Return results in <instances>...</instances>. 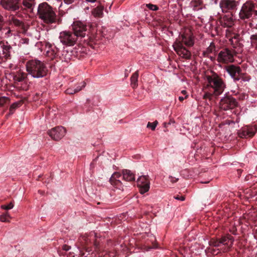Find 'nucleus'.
<instances>
[{"instance_id": "obj_56", "label": "nucleus", "mask_w": 257, "mask_h": 257, "mask_svg": "<svg viewBox=\"0 0 257 257\" xmlns=\"http://www.w3.org/2000/svg\"><path fill=\"white\" fill-rule=\"evenodd\" d=\"M238 172L239 174H240V173L241 172V171L240 170H238Z\"/></svg>"}, {"instance_id": "obj_18", "label": "nucleus", "mask_w": 257, "mask_h": 257, "mask_svg": "<svg viewBox=\"0 0 257 257\" xmlns=\"http://www.w3.org/2000/svg\"><path fill=\"white\" fill-rule=\"evenodd\" d=\"M138 186L141 194L148 192L150 189V181L146 176L140 177L137 180Z\"/></svg>"}, {"instance_id": "obj_6", "label": "nucleus", "mask_w": 257, "mask_h": 257, "mask_svg": "<svg viewBox=\"0 0 257 257\" xmlns=\"http://www.w3.org/2000/svg\"><path fill=\"white\" fill-rule=\"evenodd\" d=\"M84 240V248L87 251L91 250L90 249L92 246L96 251L100 250V245L99 240L96 238V234L94 232H91L89 235L83 237Z\"/></svg>"}, {"instance_id": "obj_50", "label": "nucleus", "mask_w": 257, "mask_h": 257, "mask_svg": "<svg viewBox=\"0 0 257 257\" xmlns=\"http://www.w3.org/2000/svg\"><path fill=\"white\" fill-rule=\"evenodd\" d=\"M64 3L66 4H71L74 2L75 0H63Z\"/></svg>"}, {"instance_id": "obj_27", "label": "nucleus", "mask_w": 257, "mask_h": 257, "mask_svg": "<svg viewBox=\"0 0 257 257\" xmlns=\"http://www.w3.org/2000/svg\"><path fill=\"white\" fill-rule=\"evenodd\" d=\"M138 76L139 72L138 71H137L133 74L131 77V85L133 88H135L138 86Z\"/></svg>"}, {"instance_id": "obj_48", "label": "nucleus", "mask_w": 257, "mask_h": 257, "mask_svg": "<svg viewBox=\"0 0 257 257\" xmlns=\"http://www.w3.org/2000/svg\"><path fill=\"white\" fill-rule=\"evenodd\" d=\"M169 178L170 181L173 183H176L178 181V178H176L171 176H169Z\"/></svg>"}, {"instance_id": "obj_36", "label": "nucleus", "mask_w": 257, "mask_h": 257, "mask_svg": "<svg viewBox=\"0 0 257 257\" xmlns=\"http://www.w3.org/2000/svg\"><path fill=\"white\" fill-rule=\"evenodd\" d=\"M227 38L229 39V41H232V40H241V38L239 34L235 33H231Z\"/></svg>"}, {"instance_id": "obj_33", "label": "nucleus", "mask_w": 257, "mask_h": 257, "mask_svg": "<svg viewBox=\"0 0 257 257\" xmlns=\"http://www.w3.org/2000/svg\"><path fill=\"white\" fill-rule=\"evenodd\" d=\"M250 44L252 47H257V33L251 35L250 37Z\"/></svg>"}, {"instance_id": "obj_61", "label": "nucleus", "mask_w": 257, "mask_h": 257, "mask_svg": "<svg viewBox=\"0 0 257 257\" xmlns=\"http://www.w3.org/2000/svg\"><path fill=\"white\" fill-rule=\"evenodd\" d=\"M245 178H246V180H247V179H248V177H245Z\"/></svg>"}, {"instance_id": "obj_39", "label": "nucleus", "mask_w": 257, "mask_h": 257, "mask_svg": "<svg viewBox=\"0 0 257 257\" xmlns=\"http://www.w3.org/2000/svg\"><path fill=\"white\" fill-rule=\"evenodd\" d=\"M9 100V98L6 96L0 97V107H3Z\"/></svg>"}, {"instance_id": "obj_26", "label": "nucleus", "mask_w": 257, "mask_h": 257, "mask_svg": "<svg viewBox=\"0 0 257 257\" xmlns=\"http://www.w3.org/2000/svg\"><path fill=\"white\" fill-rule=\"evenodd\" d=\"M27 76V74L22 71H19L14 76V79L16 81L22 82L24 81Z\"/></svg>"}, {"instance_id": "obj_20", "label": "nucleus", "mask_w": 257, "mask_h": 257, "mask_svg": "<svg viewBox=\"0 0 257 257\" xmlns=\"http://www.w3.org/2000/svg\"><path fill=\"white\" fill-rule=\"evenodd\" d=\"M0 47L2 49V53L0 52V59H9L11 56V50L12 49V47L6 42H0Z\"/></svg>"}, {"instance_id": "obj_21", "label": "nucleus", "mask_w": 257, "mask_h": 257, "mask_svg": "<svg viewBox=\"0 0 257 257\" xmlns=\"http://www.w3.org/2000/svg\"><path fill=\"white\" fill-rule=\"evenodd\" d=\"M45 46L48 48L46 51L47 57L53 60L58 55V49L56 46H53L49 42H45Z\"/></svg>"}, {"instance_id": "obj_34", "label": "nucleus", "mask_w": 257, "mask_h": 257, "mask_svg": "<svg viewBox=\"0 0 257 257\" xmlns=\"http://www.w3.org/2000/svg\"><path fill=\"white\" fill-rule=\"evenodd\" d=\"M21 105V103L20 102H15L13 103L10 107L9 109V114H12L14 113L15 110L20 107Z\"/></svg>"}, {"instance_id": "obj_45", "label": "nucleus", "mask_w": 257, "mask_h": 257, "mask_svg": "<svg viewBox=\"0 0 257 257\" xmlns=\"http://www.w3.org/2000/svg\"><path fill=\"white\" fill-rule=\"evenodd\" d=\"M65 93L68 94H73L75 93V92L74 89L71 88H69L66 90Z\"/></svg>"}, {"instance_id": "obj_12", "label": "nucleus", "mask_w": 257, "mask_h": 257, "mask_svg": "<svg viewBox=\"0 0 257 257\" xmlns=\"http://www.w3.org/2000/svg\"><path fill=\"white\" fill-rule=\"evenodd\" d=\"M73 33L76 34V36L82 38L84 37L87 32L88 29L87 25L81 22H75L72 25Z\"/></svg>"}, {"instance_id": "obj_3", "label": "nucleus", "mask_w": 257, "mask_h": 257, "mask_svg": "<svg viewBox=\"0 0 257 257\" xmlns=\"http://www.w3.org/2000/svg\"><path fill=\"white\" fill-rule=\"evenodd\" d=\"M26 67L28 73L35 78L44 77L48 72L46 64L37 59L29 60L26 63Z\"/></svg>"}, {"instance_id": "obj_57", "label": "nucleus", "mask_w": 257, "mask_h": 257, "mask_svg": "<svg viewBox=\"0 0 257 257\" xmlns=\"http://www.w3.org/2000/svg\"><path fill=\"white\" fill-rule=\"evenodd\" d=\"M182 92L183 93H185L186 92V91H185V90H183V91H182Z\"/></svg>"}, {"instance_id": "obj_14", "label": "nucleus", "mask_w": 257, "mask_h": 257, "mask_svg": "<svg viewBox=\"0 0 257 257\" xmlns=\"http://www.w3.org/2000/svg\"><path fill=\"white\" fill-rule=\"evenodd\" d=\"M66 134V130L62 126H58L52 128L48 132L49 136L55 141L61 140Z\"/></svg>"}, {"instance_id": "obj_5", "label": "nucleus", "mask_w": 257, "mask_h": 257, "mask_svg": "<svg viewBox=\"0 0 257 257\" xmlns=\"http://www.w3.org/2000/svg\"><path fill=\"white\" fill-rule=\"evenodd\" d=\"M257 4L251 1L244 3L239 12V17L243 21L249 20L252 16H257Z\"/></svg>"}, {"instance_id": "obj_47", "label": "nucleus", "mask_w": 257, "mask_h": 257, "mask_svg": "<svg viewBox=\"0 0 257 257\" xmlns=\"http://www.w3.org/2000/svg\"><path fill=\"white\" fill-rule=\"evenodd\" d=\"M29 42V39L28 38H23L21 40V43L25 44H28Z\"/></svg>"}, {"instance_id": "obj_60", "label": "nucleus", "mask_w": 257, "mask_h": 257, "mask_svg": "<svg viewBox=\"0 0 257 257\" xmlns=\"http://www.w3.org/2000/svg\"><path fill=\"white\" fill-rule=\"evenodd\" d=\"M245 178H246V180H247V179H248V177H245Z\"/></svg>"}, {"instance_id": "obj_1", "label": "nucleus", "mask_w": 257, "mask_h": 257, "mask_svg": "<svg viewBox=\"0 0 257 257\" xmlns=\"http://www.w3.org/2000/svg\"><path fill=\"white\" fill-rule=\"evenodd\" d=\"M206 79L207 84L205 88L203 98L212 100L213 97L216 98L223 93L226 84L223 79L214 72L211 75L207 76Z\"/></svg>"}, {"instance_id": "obj_28", "label": "nucleus", "mask_w": 257, "mask_h": 257, "mask_svg": "<svg viewBox=\"0 0 257 257\" xmlns=\"http://www.w3.org/2000/svg\"><path fill=\"white\" fill-rule=\"evenodd\" d=\"M1 31H3V32L6 31L5 35L6 37H9L12 36L13 35H15L17 33L15 30H14L13 28H11V26L5 28H3V27H2V30Z\"/></svg>"}, {"instance_id": "obj_40", "label": "nucleus", "mask_w": 257, "mask_h": 257, "mask_svg": "<svg viewBox=\"0 0 257 257\" xmlns=\"http://www.w3.org/2000/svg\"><path fill=\"white\" fill-rule=\"evenodd\" d=\"M146 7L150 10L152 11H157L159 9L157 5H155L152 4H148L146 5Z\"/></svg>"}, {"instance_id": "obj_30", "label": "nucleus", "mask_w": 257, "mask_h": 257, "mask_svg": "<svg viewBox=\"0 0 257 257\" xmlns=\"http://www.w3.org/2000/svg\"><path fill=\"white\" fill-rule=\"evenodd\" d=\"M217 51L216 50V47L214 43L212 42L210 43L209 46L207 48L205 52L204 53V55L210 54V53H217Z\"/></svg>"}, {"instance_id": "obj_11", "label": "nucleus", "mask_w": 257, "mask_h": 257, "mask_svg": "<svg viewBox=\"0 0 257 257\" xmlns=\"http://www.w3.org/2000/svg\"><path fill=\"white\" fill-rule=\"evenodd\" d=\"M180 42L183 46L186 45L187 47H191L194 45V37L190 31L186 32L179 35L178 38L174 43Z\"/></svg>"}, {"instance_id": "obj_13", "label": "nucleus", "mask_w": 257, "mask_h": 257, "mask_svg": "<svg viewBox=\"0 0 257 257\" xmlns=\"http://www.w3.org/2000/svg\"><path fill=\"white\" fill-rule=\"evenodd\" d=\"M8 25L11 27V28L15 30L16 32L22 33L26 31L23 22L18 20L14 16L9 18Z\"/></svg>"}, {"instance_id": "obj_29", "label": "nucleus", "mask_w": 257, "mask_h": 257, "mask_svg": "<svg viewBox=\"0 0 257 257\" xmlns=\"http://www.w3.org/2000/svg\"><path fill=\"white\" fill-rule=\"evenodd\" d=\"M220 244L224 245H228L229 240H231V243L233 241V237L231 235L224 236L219 239Z\"/></svg>"}, {"instance_id": "obj_8", "label": "nucleus", "mask_w": 257, "mask_h": 257, "mask_svg": "<svg viewBox=\"0 0 257 257\" xmlns=\"http://www.w3.org/2000/svg\"><path fill=\"white\" fill-rule=\"evenodd\" d=\"M234 51L228 48H224L217 54V61L219 63H227L233 60Z\"/></svg>"}, {"instance_id": "obj_43", "label": "nucleus", "mask_w": 257, "mask_h": 257, "mask_svg": "<svg viewBox=\"0 0 257 257\" xmlns=\"http://www.w3.org/2000/svg\"><path fill=\"white\" fill-rule=\"evenodd\" d=\"M81 83L82 84V85L81 86H78L76 88L74 89L75 90V93H77V92H79V91H80L82 89V88H83V87H84L85 86V85H86L85 82H82Z\"/></svg>"}, {"instance_id": "obj_58", "label": "nucleus", "mask_w": 257, "mask_h": 257, "mask_svg": "<svg viewBox=\"0 0 257 257\" xmlns=\"http://www.w3.org/2000/svg\"><path fill=\"white\" fill-rule=\"evenodd\" d=\"M11 115V114H10L9 113V114H7V115H6V116L8 117L9 115Z\"/></svg>"}, {"instance_id": "obj_7", "label": "nucleus", "mask_w": 257, "mask_h": 257, "mask_svg": "<svg viewBox=\"0 0 257 257\" xmlns=\"http://www.w3.org/2000/svg\"><path fill=\"white\" fill-rule=\"evenodd\" d=\"M237 105L236 99L228 94H225L219 102V108L225 111L232 109L237 107Z\"/></svg>"}, {"instance_id": "obj_37", "label": "nucleus", "mask_w": 257, "mask_h": 257, "mask_svg": "<svg viewBox=\"0 0 257 257\" xmlns=\"http://www.w3.org/2000/svg\"><path fill=\"white\" fill-rule=\"evenodd\" d=\"M240 79H242L244 81H248L250 79V76L246 73H242L241 72L240 75L239 76Z\"/></svg>"}, {"instance_id": "obj_24", "label": "nucleus", "mask_w": 257, "mask_h": 257, "mask_svg": "<svg viewBox=\"0 0 257 257\" xmlns=\"http://www.w3.org/2000/svg\"><path fill=\"white\" fill-rule=\"evenodd\" d=\"M104 7L99 5L92 11V14L95 17L102 18L103 15Z\"/></svg>"}, {"instance_id": "obj_23", "label": "nucleus", "mask_w": 257, "mask_h": 257, "mask_svg": "<svg viewBox=\"0 0 257 257\" xmlns=\"http://www.w3.org/2000/svg\"><path fill=\"white\" fill-rule=\"evenodd\" d=\"M221 25L223 27H231L234 25V22L232 18L225 16L220 21Z\"/></svg>"}, {"instance_id": "obj_15", "label": "nucleus", "mask_w": 257, "mask_h": 257, "mask_svg": "<svg viewBox=\"0 0 257 257\" xmlns=\"http://www.w3.org/2000/svg\"><path fill=\"white\" fill-rule=\"evenodd\" d=\"M1 5L4 9L10 11H16L20 8L19 0H1Z\"/></svg>"}, {"instance_id": "obj_22", "label": "nucleus", "mask_w": 257, "mask_h": 257, "mask_svg": "<svg viewBox=\"0 0 257 257\" xmlns=\"http://www.w3.org/2000/svg\"><path fill=\"white\" fill-rule=\"evenodd\" d=\"M35 4V0H23V6H20V8L22 9L27 10L28 12H32Z\"/></svg>"}, {"instance_id": "obj_52", "label": "nucleus", "mask_w": 257, "mask_h": 257, "mask_svg": "<svg viewBox=\"0 0 257 257\" xmlns=\"http://www.w3.org/2000/svg\"><path fill=\"white\" fill-rule=\"evenodd\" d=\"M170 124V123L169 122V123H167V122H164V123H163V125H164V126L165 127H167V126H168L169 124Z\"/></svg>"}, {"instance_id": "obj_19", "label": "nucleus", "mask_w": 257, "mask_h": 257, "mask_svg": "<svg viewBox=\"0 0 257 257\" xmlns=\"http://www.w3.org/2000/svg\"><path fill=\"white\" fill-rule=\"evenodd\" d=\"M257 128L254 126H246L243 127L238 133L239 137L241 138H247L253 137L256 132Z\"/></svg>"}, {"instance_id": "obj_42", "label": "nucleus", "mask_w": 257, "mask_h": 257, "mask_svg": "<svg viewBox=\"0 0 257 257\" xmlns=\"http://www.w3.org/2000/svg\"><path fill=\"white\" fill-rule=\"evenodd\" d=\"M214 54H215L214 56H210V55H209V54H207L204 56L205 57H207L208 58H209L212 62H215V61H217V53H214Z\"/></svg>"}, {"instance_id": "obj_55", "label": "nucleus", "mask_w": 257, "mask_h": 257, "mask_svg": "<svg viewBox=\"0 0 257 257\" xmlns=\"http://www.w3.org/2000/svg\"><path fill=\"white\" fill-rule=\"evenodd\" d=\"M90 101V100L89 99H87V100H86L87 103H89Z\"/></svg>"}, {"instance_id": "obj_59", "label": "nucleus", "mask_w": 257, "mask_h": 257, "mask_svg": "<svg viewBox=\"0 0 257 257\" xmlns=\"http://www.w3.org/2000/svg\"><path fill=\"white\" fill-rule=\"evenodd\" d=\"M36 95L37 96H39V94H38V93H36Z\"/></svg>"}, {"instance_id": "obj_41", "label": "nucleus", "mask_w": 257, "mask_h": 257, "mask_svg": "<svg viewBox=\"0 0 257 257\" xmlns=\"http://www.w3.org/2000/svg\"><path fill=\"white\" fill-rule=\"evenodd\" d=\"M14 207V204L12 202L10 203L8 205H3L1 206V208L5 210H9Z\"/></svg>"}, {"instance_id": "obj_4", "label": "nucleus", "mask_w": 257, "mask_h": 257, "mask_svg": "<svg viewBox=\"0 0 257 257\" xmlns=\"http://www.w3.org/2000/svg\"><path fill=\"white\" fill-rule=\"evenodd\" d=\"M122 177L123 180L127 182H133L135 180V174L130 170H122L121 173L115 172L112 174L109 179L110 184L114 187L123 191V187L125 186L119 179Z\"/></svg>"}, {"instance_id": "obj_44", "label": "nucleus", "mask_w": 257, "mask_h": 257, "mask_svg": "<svg viewBox=\"0 0 257 257\" xmlns=\"http://www.w3.org/2000/svg\"><path fill=\"white\" fill-rule=\"evenodd\" d=\"M48 1H50L52 3L53 5H58L60 4V6H61L62 3V0H47Z\"/></svg>"}, {"instance_id": "obj_51", "label": "nucleus", "mask_w": 257, "mask_h": 257, "mask_svg": "<svg viewBox=\"0 0 257 257\" xmlns=\"http://www.w3.org/2000/svg\"><path fill=\"white\" fill-rule=\"evenodd\" d=\"M87 3H94L99 2V0H85Z\"/></svg>"}, {"instance_id": "obj_49", "label": "nucleus", "mask_w": 257, "mask_h": 257, "mask_svg": "<svg viewBox=\"0 0 257 257\" xmlns=\"http://www.w3.org/2000/svg\"><path fill=\"white\" fill-rule=\"evenodd\" d=\"M174 198L176 199H177V200H181V201H184L185 200V196H180L179 195H176L175 196H174Z\"/></svg>"}, {"instance_id": "obj_53", "label": "nucleus", "mask_w": 257, "mask_h": 257, "mask_svg": "<svg viewBox=\"0 0 257 257\" xmlns=\"http://www.w3.org/2000/svg\"><path fill=\"white\" fill-rule=\"evenodd\" d=\"M179 99L180 101H182L184 100V97L182 96H179Z\"/></svg>"}, {"instance_id": "obj_10", "label": "nucleus", "mask_w": 257, "mask_h": 257, "mask_svg": "<svg viewBox=\"0 0 257 257\" xmlns=\"http://www.w3.org/2000/svg\"><path fill=\"white\" fill-rule=\"evenodd\" d=\"M238 2L235 0H221L219 2V7L222 13H232L237 10Z\"/></svg>"}, {"instance_id": "obj_17", "label": "nucleus", "mask_w": 257, "mask_h": 257, "mask_svg": "<svg viewBox=\"0 0 257 257\" xmlns=\"http://www.w3.org/2000/svg\"><path fill=\"white\" fill-rule=\"evenodd\" d=\"M225 69L234 81L240 80L239 76L242 71L239 66L231 64L225 66Z\"/></svg>"}, {"instance_id": "obj_9", "label": "nucleus", "mask_w": 257, "mask_h": 257, "mask_svg": "<svg viewBox=\"0 0 257 257\" xmlns=\"http://www.w3.org/2000/svg\"><path fill=\"white\" fill-rule=\"evenodd\" d=\"M59 38L60 42L66 46H73L77 41L76 34L69 31H63L60 33Z\"/></svg>"}, {"instance_id": "obj_35", "label": "nucleus", "mask_w": 257, "mask_h": 257, "mask_svg": "<svg viewBox=\"0 0 257 257\" xmlns=\"http://www.w3.org/2000/svg\"><path fill=\"white\" fill-rule=\"evenodd\" d=\"M209 244L210 246L214 247H219L220 246V240L219 239L211 238L209 241Z\"/></svg>"}, {"instance_id": "obj_31", "label": "nucleus", "mask_w": 257, "mask_h": 257, "mask_svg": "<svg viewBox=\"0 0 257 257\" xmlns=\"http://www.w3.org/2000/svg\"><path fill=\"white\" fill-rule=\"evenodd\" d=\"M241 40H232V41H229L230 44L234 48L236 49H240L243 47V44L240 42Z\"/></svg>"}, {"instance_id": "obj_46", "label": "nucleus", "mask_w": 257, "mask_h": 257, "mask_svg": "<svg viewBox=\"0 0 257 257\" xmlns=\"http://www.w3.org/2000/svg\"><path fill=\"white\" fill-rule=\"evenodd\" d=\"M4 24V19L3 16L0 15V31L2 30V27H3Z\"/></svg>"}, {"instance_id": "obj_2", "label": "nucleus", "mask_w": 257, "mask_h": 257, "mask_svg": "<svg viewBox=\"0 0 257 257\" xmlns=\"http://www.w3.org/2000/svg\"><path fill=\"white\" fill-rule=\"evenodd\" d=\"M37 15L46 24H59V19L52 7L46 2L39 5Z\"/></svg>"}, {"instance_id": "obj_25", "label": "nucleus", "mask_w": 257, "mask_h": 257, "mask_svg": "<svg viewBox=\"0 0 257 257\" xmlns=\"http://www.w3.org/2000/svg\"><path fill=\"white\" fill-rule=\"evenodd\" d=\"M191 5L193 10L199 11L203 8V2L202 0H192Z\"/></svg>"}, {"instance_id": "obj_32", "label": "nucleus", "mask_w": 257, "mask_h": 257, "mask_svg": "<svg viewBox=\"0 0 257 257\" xmlns=\"http://www.w3.org/2000/svg\"><path fill=\"white\" fill-rule=\"evenodd\" d=\"M11 218L8 212H6L0 216V221L2 222H10Z\"/></svg>"}, {"instance_id": "obj_16", "label": "nucleus", "mask_w": 257, "mask_h": 257, "mask_svg": "<svg viewBox=\"0 0 257 257\" xmlns=\"http://www.w3.org/2000/svg\"><path fill=\"white\" fill-rule=\"evenodd\" d=\"M173 47L178 55L186 59H190L191 58V53L190 51L184 47L180 42L174 43Z\"/></svg>"}, {"instance_id": "obj_38", "label": "nucleus", "mask_w": 257, "mask_h": 257, "mask_svg": "<svg viewBox=\"0 0 257 257\" xmlns=\"http://www.w3.org/2000/svg\"><path fill=\"white\" fill-rule=\"evenodd\" d=\"M158 123V122L157 120H155L153 122H149L147 126L148 128H151L152 131H154Z\"/></svg>"}, {"instance_id": "obj_54", "label": "nucleus", "mask_w": 257, "mask_h": 257, "mask_svg": "<svg viewBox=\"0 0 257 257\" xmlns=\"http://www.w3.org/2000/svg\"><path fill=\"white\" fill-rule=\"evenodd\" d=\"M254 236L257 238V229L255 230V231L254 233Z\"/></svg>"}]
</instances>
